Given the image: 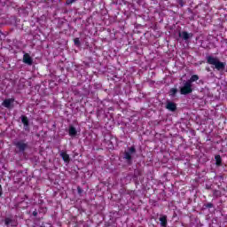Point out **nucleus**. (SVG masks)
<instances>
[{
    "mask_svg": "<svg viewBox=\"0 0 227 227\" xmlns=\"http://www.w3.org/2000/svg\"><path fill=\"white\" fill-rule=\"evenodd\" d=\"M75 1H77V0H67L66 4H72L75 3Z\"/></svg>",
    "mask_w": 227,
    "mask_h": 227,
    "instance_id": "a211bd4d",
    "label": "nucleus"
},
{
    "mask_svg": "<svg viewBox=\"0 0 227 227\" xmlns=\"http://www.w3.org/2000/svg\"><path fill=\"white\" fill-rule=\"evenodd\" d=\"M207 72H210V68L208 67V68H207Z\"/></svg>",
    "mask_w": 227,
    "mask_h": 227,
    "instance_id": "5701e85b",
    "label": "nucleus"
},
{
    "mask_svg": "<svg viewBox=\"0 0 227 227\" xmlns=\"http://www.w3.org/2000/svg\"><path fill=\"white\" fill-rule=\"evenodd\" d=\"M21 121L24 125V129L25 130H29V120L27 119V117H26V115H21Z\"/></svg>",
    "mask_w": 227,
    "mask_h": 227,
    "instance_id": "1a4fd4ad",
    "label": "nucleus"
},
{
    "mask_svg": "<svg viewBox=\"0 0 227 227\" xmlns=\"http://www.w3.org/2000/svg\"><path fill=\"white\" fill-rule=\"evenodd\" d=\"M13 223V219L12 217H6L4 220L5 226H10Z\"/></svg>",
    "mask_w": 227,
    "mask_h": 227,
    "instance_id": "4468645a",
    "label": "nucleus"
},
{
    "mask_svg": "<svg viewBox=\"0 0 227 227\" xmlns=\"http://www.w3.org/2000/svg\"><path fill=\"white\" fill-rule=\"evenodd\" d=\"M159 221L160 222V225L163 227L168 226V216L162 215L160 217Z\"/></svg>",
    "mask_w": 227,
    "mask_h": 227,
    "instance_id": "9b49d317",
    "label": "nucleus"
},
{
    "mask_svg": "<svg viewBox=\"0 0 227 227\" xmlns=\"http://www.w3.org/2000/svg\"><path fill=\"white\" fill-rule=\"evenodd\" d=\"M68 134L71 137H75V136H77V129H75L74 126H70Z\"/></svg>",
    "mask_w": 227,
    "mask_h": 227,
    "instance_id": "f8f14e48",
    "label": "nucleus"
},
{
    "mask_svg": "<svg viewBox=\"0 0 227 227\" xmlns=\"http://www.w3.org/2000/svg\"><path fill=\"white\" fill-rule=\"evenodd\" d=\"M13 145L19 150L20 153H24L27 150V143L25 140H14Z\"/></svg>",
    "mask_w": 227,
    "mask_h": 227,
    "instance_id": "7ed1b4c3",
    "label": "nucleus"
},
{
    "mask_svg": "<svg viewBox=\"0 0 227 227\" xmlns=\"http://www.w3.org/2000/svg\"><path fill=\"white\" fill-rule=\"evenodd\" d=\"M199 79L200 76H198V74H193L189 80H187V82H190V84H192L193 82H196V81H198Z\"/></svg>",
    "mask_w": 227,
    "mask_h": 227,
    "instance_id": "ddd939ff",
    "label": "nucleus"
},
{
    "mask_svg": "<svg viewBox=\"0 0 227 227\" xmlns=\"http://www.w3.org/2000/svg\"><path fill=\"white\" fill-rule=\"evenodd\" d=\"M206 207H207V208H212L214 207V204L207 203Z\"/></svg>",
    "mask_w": 227,
    "mask_h": 227,
    "instance_id": "6ab92c4d",
    "label": "nucleus"
},
{
    "mask_svg": "<svg viewBox=\"0 0 227 227\" xmlns=\"http://www.w3.org/2000/svg\"><path fill=\"white\" fill-rule=\"evenodd\" d=\"M74 42V45H81V41L79 40V38H75Z\"/></svg>",
    "mask_w": 227,
    "mask_h": 227,
    "instance_id": "f3484780",
    "label": "nucleus"
},
{
    "mask_svg": "<svg viewBox=\"0 0 227 227\" xmlns=\"http://www.w3.org/2000/svg\"><path fill=\"white\" fill-rule=\"evenodd\" d=\"M166 109H168V111H171L172 113H175V111H176V103L172 101H167Z\"/></svg>",
    "mask_w": 227,
    "mask_h": 227,
    "instance_id": "39448f33",
    "label": "nucleus"
},
{
    "mask_svg": "<svg viewBox=\"0 0 227 227\" xmlns=\"http://www.w3.org/2000/svg\"><path fill=\"white\" fill-rule=\"evenodd\" d=\"M181 95H190L192 93V83L188 81L183 82V86L179 88Z\"/></svg>",
    "mask_w": 227,
    "mask_h": 227,
    "instance_id": "f03ea898",
    "label": "nucleus"
},
{
    "mask_svg": "<svg viewBox=\"0 0 227 227\" xmlns=\"http://www.w3.org/2000/svg\"><path fill=\"white\" fill-rule=\"evenodd\" d=\"M78 194H82V189L81 187H77Z\"/></svg>",
    "mask_w": 227,
    "mask_h": 227,
    "instance_id": "aec40b11",
    "label": "nucleus"
},
{
    "mask_svg": "<svg viewBox=\"0 0 227 227\" xmlns=\"http://www.w3.org/2000/svg\"><path fill=\"white\" fill-rule=\"evenodd\" d=\"M32 215H34V217H36V215H38V212L36 210H35Z\"/></svg>",
    "mask_w": 227,
    "mask_h": 227,
    "instance_id": "412c9836",
    "label": "nucleus"
},
{
    "mask_svg": "<svg viewBox=\"0 0 227 227\" xmlns=\"http://www.w3.org/2000/svg\"><path fill=\"white\" fill-rule=\"evenodd\" d=\"M23 63H26V65H33V59L31 58V56H29V54L26 53L23 56Z\"/></svg>",
    "mask_w": 227,
    "mask_h": 227,
    "instance_id": "6e6552de",
    "label": "nucleus"
},
{
    "mask_svg": "<svg viewBox=\"0 0 227 227\" xmlns=\"http://www.w3.org/2000/svg\"><path fill=\"white\" fill-rule=\"evenodd\" d=\"M3 196V187L0 185V198Z\"/></svg>",
    "mask_w": 227,
    "mask_h": 227,
    "instance_id": "4be33fe9",
    "label": "nucleus"
},
{
    "mask_svg": "<svg viewBox=\"0 0 227 227\" xmlns=\"http://www.w3.org/2000/svg\"><path fill=\"white\" fill-rule=\"evenodd\" d=\"M179 37L182 38L183 40H189V38H192V34H189L185 31L179 32Z\"/></svg>",
    "mask_w": 227,
    "mask_h": 227,
    "instance_id": "0eeeda50",
    "label": "nucleus"
},
{
    "mask_svg": "<svg viewBox=\"0 0 227 227\" xmlns=\"http://www.w3.org/2000/svg\"><path fill=\"white\" fill-rule=\"evenodd\" d=\"M60 157L66 162V164H68L70 162V155L67 153V152H60Z\"/></svg>",
    "mask_w": 227,
    "mask_h": 227,
    "instance_id": "9d476101",
    "label": "nucleus"
},
{
    "mask_svg": "<svg viewBox=\"0 0 227 227\" xmlns=\"http://www.w3.org/2000/svg\"><path fill=\"white\" fill-rule=\"evenodd\" d=\"M215 160H216L217 166H221L222 160H221V156L220 155L215 156Z\"/></svg>",
    "mask_w": 227,
    "mask_h": 227,
    "instance_id": "dca6fc26",
    "label": "nucleus"
},
{
    "mask_svg": "<svg viewBox=\"0 0 227 227\" xmlns=\"http://www.w3.org/2000/svg\"><path fill=\"white\" fill-rule=\"evenodd\" d=\"M13 102H15L14 98H7L4 100V102L2 103V106H4V107H6L7 109H10Z\"/></svg>",
    "mask_w": 227,
    "mask_h": 227,
    "instance_id": "423d86ee",
    "label": "nucleus"
},
{
    "mask_svg": "<svg viewBox=\"0 0 227 227\" xmlns=\"http://www.w3.org/2000/svg\"><path fill=\"white\" fill-rule=\"evenodd\" d=\"M134 153H136V147L131 146L129 148V151H126L124 153L123 159H125L128 161H130L132 160V155H134Z\"/></svg>",
    "mask_w": 227,
    "mask_h": 227,
    "instance_id": "20e7f679",
    "label": "nucleus"
},
{
    "mask_svg": "<svg viewBox=\"0 0 227 227\" xmlns=\"http://www.w3.org/2000/svg\"><path fill=\"white\" fill-rule=\"evenodd\" d=\"M207 63L212 65L218 71L224 70L226 68V63L219 61L217 57L208 55L206 57Z\"/></svg>",
    "mask_w": 227,
    "mask_h": 227,
    "instance_id": "f257e3e1",
    "label": "nucleus"
},
{
    "mask_svg": "<svg viewBox=\"0 0 227 227\" xmlns=\"http://www.w3.org/2000/svg\"><path fill=\"white\" fill-rule=\"evenodd\" d=\"M176 93H178V90L177 89L172 88L170 90V92H169L170 97H175V95H176Z\"/></svg>",
    "mask_w": 227,
    "mask_h": 227,
    "instance_id": "2eb2a0df",
    "label": "nucleus"
}]
</instances>
